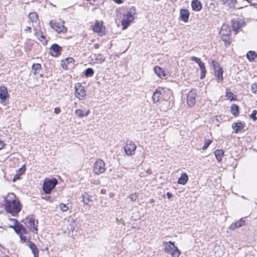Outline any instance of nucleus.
Segmentation results:
<instances>
[{
	"label": "nucleus",
	"instance_id": "obj_1",
	"mask_svg": "<svg viewBox=\"0 0 257 257\" xmlns=\"http://www.w3.org/2000/svg\"><path fill=\"white\" fill-rule=\"evenodd\" d=\"M4 206L6 211L15 215L21 210V205L13 193L8 194L5 199Z\"/></svg>",
	"mask_w": 257,
	"mask_h": 257
},
{
	"label": "nucleus",
	"instance_id": "obj_2",
	"mask_svg": "<svg viewBox=\"0 0 257 257\" xmlns=\"http://www.w3.org/2000/svg\"><path fill=\"white\" fill-rule=\"evenodd\" d=\"M163 245L164 247V251L170 253L172 257H179L180 251L177 246L175 245L174 242L168 241L163 242Z\"/></svg>",
	"mask_w": 257,
	"mask_h": 257
},
{
	"label": "nucleus",
	"instance_id": "obj_3",
	"mask_svg": "<svg viewBox=\"0 0 257 257\" xmlns=\"http://www.w3.org/2000/svg\"><path fill=\"white\" fill-rule=\"evenodd\" d=\"M50 24L52 28L58 33H64L67 31V28L64 26V22L62 20H52Z\"/></svg>",
	"mask_w": 257,
	"mask_h": 257
},
{
	"label": "nucleus",
	"instance_id": "obj_4",
	"mask_svg": "<svg viewBox=\"0 0 257 257\" xmlns=\"http://www.w3.org/2000/svg\"><path fill=\"white\" fill-rule=\"evenodd\" d=\"M134 14L135 13L133 12H128L126 14L123 16L122 20L121 21L123 30L127 29L130 24L133 22L135 19L134 16Z\"/></svg>",
	"mask_w": 257,
	"mask_h": 257
},
{
	"label": "nucleus",
	"instance_id": "obj_5",
	"mask_svg": "<svg viewBox=\"0 0 257 257\" xmlns=\"http://www.w3.org/2000/svg\"><path fill=\"white\" fill-rule=\"evenodd\" d=\"M57 180L55 178L46 179L43 183V190L46 194L50 193L57 184Z\"/></svg>",
	"mask_w": 257,
	"mask_h": 257
},
{
	"label": "nucleus",
	"instance_id": "obj_6",
	"mask_svg": "<svg viewBox=\"0 0 257 257\" xmlns=\"http://www.w3.org/2000/svg\"><path fill=\"white\" fill-rule=\"evenodd\" d=\"M104 161L101 159H97L93 166V171L95 174L99 175L105 172L106 169L105 167Z\"/></svg>",
	"mask_w": 257,
	"mask_h": 257
},
{
	"label": "nucleus",
	"instance_id": "obj_7",
	"mask_svg": "<svg viewBox=\"0 0 257 257\" xmlns=\"http://www.w3.org/2000/svg\"><path fill=\"white\" fill-rule=\"evenodd\" d=\"M231 30L229 27L226 25H223L219 32L221 39L225 42L229 41Z\"/></svg>",
	"mask_w": 257,
	"mask_h": 257
},
{
	"label": "nucleus",
	"instance_id": "obj_8",
	"mask_svg": "<svg viewBox=\"0 0 257 257\" xmlns=\"http://www.w3.org/2000/svg\"><path fill=\"white\" fill-rule=\"evenodd\" d=\"M212 65L214 70L215 75L216 76L217 80L218 81H222L223 79V69L216 61L213 60L212 61Z\"/></svg>",
	"mask_w": 257,
	"mask_h": 257
},
{
	"label": "nucleus",
	"instance_id": "obj_9",
	"mask_svg": "<svg viewBox=\"0 0 257 257\" xmlns=\"http://www.w3.org/2000/svg\"><path fill=\"white\" fill-rule=\"evenodd\" d=\"M137 146L132 141H127L124 147V151L126 155L132 156L135 154Z\"/></svg>",
	"mask_w": 257,
	"mask_h": 257
},
{
	"label": "nucleus",
	"instance_id": "obj_10",
	"mask_svg": "<svg viewBox=\"0 0 257 257\" xmlns=\"http://www.w3.org/2000/svg\"><path fill=\"white\" fill-rule=\"evenodd\" d=\"M75 95L79 100L82 99L86 95L83 87L80 84L77 83L75 85Z\"/></svg>",
	"mask_w": 257,
	"mask_h": 257
},
{
	"label": "nucleus",
	"instance_id": "obj_11",
	"mask_svg": "<svg viewBox=\"0 0 257 257\" xmlns=\"http://www.w3.org/2000/svg\"><path fill=\"white\" fill-rule=\"evenodd\" d=\"M196 92L194 90H191L188 93L187 104L190 107L193 106L195 103Z\"/></svg>",
	"mask_w": 257,
	"mask_h": 257
},
{
	"label": "nucleus",
	"instance_id": "obj_12",
	"mask_svg": "<svg viewBox=\"0 0 257 257\" xmlns=\"http://www.w3.org/2000/svg\"><path fill=\"white\" fill-rule=\"evenodd\" d=\"M93 30L100 35H103L105 34V28L102 25V22H96L93 27Z\"/></svg>",
	"mask_w": 257,
	"mask_h": 257
},
{
	"label": "nucleus",
	"instance_id": "obj_13",
	"mask_svg": "<svg viewBox=\"0 0 257 257\" xmlns=\"http://www.w3.org/2000/svg\"><path fill=\"white\" fill-rule=\"evenodd\" d=\"M9 220L13 222V224H9V227L14 228L15 232L20 236L22 225L18 224L17 220L15 219L9 218Z\"/></svg>",
	"mask_w": 257,
	"mask_h": 257
},
{
	"label": "nucleus",
	"instance_id": "obj_14",
	"mask_svg": "<svg viewBox=\"0 0 257 257\" xmlns=\"http://www.w3.org/2000/svg\"><path fill=\"white\" fill-rule=\"evenodd\" d=\"M163 90V89L162 88H158L155 90L152 96L154 103H157L160 100Z\"/></svg>",
	"mask_w": 257,
	"mask_h": 257
},
{
	"label": "nucleus",
	"instance_id": "obj_15",
	"mask_svg": "<svg viewBox=\"0 0 257 257\" xmlns=\"http://www.w3.org/2000/svg\"><path fill=\"white\" fill-rule=\"evenodd\" d=\"M62 50L61 47L56 44H53L51 48L50 54L54 56H57Z\"/></svg>",
	"mask_w": 257,
	"mask_h": 257
},
{
	"label": "nucleus",
	"instance_id": "obj_16",
	"mask_svg": "<svg viewBox=\"0 0 257 257\" xmlns=\"http://www.w3.org/2000/svg\"><path fill=\"white\" fill-rule=\"evenodd\" d=\"M232 28L234 31H237L239 28L242 27L243 23L241 19H237L236 20H232Z\"/></svg>",
	"mask_w": 257,
	"mask_h": 257
},
{
	"label": "nucleus",
	"instance_id": "obj_17",
	"mask_svg": "<svg viewBox=\"0 0 257 257\" xmlns=\"http://www.w3.org/2000/svg\"><path fill=\"white\" fill-rule=\"evenodd\" d=\"M189 15L190 13L188 10L185 9L180 10V16L181 20L183 22L186 23L188 21Z\"/></svg>",
	"mask_w": 257,
	"mask_h": 257
},
{
	"label": "nucleus",
	"instance_id": "obj_18",
	"mask_svg": "<svg viewBox=\"0 0 257 257\" xmlns=\"http://www.w3.org/2000/svg\"><path fill=\"white\" fill-rule=\"evenodd\" d=\"M245 224V220L242 218H240L234 223H232L229 226V229L234 230L235 228L242 226Z\"/></svg>",
	"mask_w": 257,
	"mask_h": 257
},
{
	"label": "nucleus",
	"instance_id": "obj_19",
	"mask_svg": "<svg viewBox=\"0 0 257 257\" xmlns=\"http://www.w3.org/2000/svg\"><path fill=\"white\" fill-rule=\"evenodd\" d=\"M26 225L32 232H37V228L35 225V220L33 218H30L26 223Z\"/></svg>",
	"mask_w": 257,
	"mask_h": 257
},
{
	"label": "nucleus",
	"instance_id": "obj_20",
	"mask_svg": "<svg viewBox=\"0 0 257 257\" xmlns=\"http://www.w3.org/2000/svg\"><path fill=\"white\" fill-rule=\"evenodd\" d=\"M90 113V110L87 109L86 111H84L80 109H76L74 111L75 114L79 118L88 115Z\"/></svg>",
	"mask_w": 257,
	"mask_h": 257
},
{
	"label": "nucleus",
	"instance_id": "obj_21",
	"mask_svg": "<svg viewBox=\"0 0 257 257\" xmlns=\"http://www.w3.org/2000/svg\"><path fill=\"white\" fill-rule=\"evenodd\" d=\"M192 9L195 11H199L202 8L201 4L198 0H193L191 3Z\"/></svg>",
	"mask_w": 257,
	"mask_h": 257
},
{
	"label": "nucleus",
	"instance_id": "obj_22",
	"mask_svg": "<svg viewBox=\"0 0 257 257\" xmlns=\"http://www.w3.org/2000/svg\"><path fill=\"white\" fill-rule=\"evenodd\" d=\"M35 34L37 36L38 39H39V41H41L43 45L47 44V40L45 36L43 35L42 31H37Z\"/></svg>",
	"mask_w": 257,
	"mask_h": 257
},
{
	"label": "nucleus",
	"instance_id": "obj_23",
	"mask_svg": "<svg viewBox=\"0 0 257 257\" xmlns=\"http://www.w3.org/2000/svg\"><path fill=\"white\" fill-rule=\"evenodd\" d=\"M188 180V177L186 173H183L178 179V183L181 185H185Z\"/></svg>",
	"mask_w": 257,
	"mask_h": 257
},
{
	"label": "nucleus",
	"instance_id": "obj_24",
	"mask_svg": "<svg viewBox=\"0 0 257 257\" xmlns=\"http://www.w3.org/2000/svg\"><path fill=\"white\" fill-rule=\"evenodd\" d=\"M29 247L31 249L34 257H38L39 251L36 245L32 242H30L28 244Z\"/></svg>",
	"mask_w": 257,
	"mask_h": 257
},
{
	"label": "nucleus",
	"instance_id": "obj_25",
	"mask_svg": "<svg viewBox=\"0 0 257 257\" xmlns=\"http://www.w3.org/2000/svg\"><path fill=\"white\" fill-rule=\"evenodd\" d=\"M154 70L156 75H157L160 78H162L165 76V73L164 70L159 66L155 67Z\"/></svg>",
	"mask_w": 257,
	"mask_h": 257
},
{
	"label": "nucleus",
	"instance_id": "obj_26",
	"mask_svg": "<svg viewBox=\"0 0 257 257\" xmlns=\"http://www.w3.org/2000/svg\"><path fill=\"white\" fill-rule=\"evenodd\" d=\"M74 62V59L72 58L68 57L65 59V60L61 61V66L65 69H67L68 64L72 63Z\"/></svg>",
	"mask_w": 257,
	"mask_h": 257
},
{
	"label": "nucleus",
	"instance_id": "obj_27",
	"mask_svg": "<svg viewBox=\"0 0 257 257\" xmlns=\"http://www.w3.org/2000/svg\"><path fill=\"white\" fill-rule=\"evenodd\" d=\"M214 154L217 161L220 162L224 156V151L222 150H217L215 151Z\"/></svg>",
	"mask_w": 257,
	"mask_h": 257
},
{
	"label": "nucleus",
	"instance_id": "obj_28",
	"mask_svg": "<svg viewBox=\"0 0 257 257\" xmlns=\"http://www.w3.org/2000/svg\"><path fill=\"white\" fill-rule=\"evenodd\" d=\"M8 94L7 89L5 87H0V98L4 100L6 99Z\"/></svg>",
	"mask_w": 257,
	"mask_h": 257
},
{
	"label": "nucleus",
	"instance_id": "obj_29",
	"mask_svg": "<svg viewBox=\"0 0 257 257\" xmlns=\"http://www.w3.org/2000/svg\"><path fill=\"white\" fill-rule=\"evenodd\" d=\"M199 66L201 71L200 78L202 79L205 77L206 73L205 65L203 62H201L199 64Z\"/></svg>",
	"mask_w": 257,
	"mask_h": 257
},
{
	"label": "nucleus",
	"instance_id": "obj_30",
	"mask_svg": "<svg viewBox=\"0 0 257 257\" xmlns=\"http://www.w3.org/2000/svg\"><path fill=\"white\" fill-rule=\"evenodd\" d=\"M29 18L32 23H37L39 21L38 14L35 12L30 13Z\"/></svg>",
	"mask_w": 257,
	"mask_h": 257
},
{
	"label": "nucleus",
	"instance_id": "obj_31",
	"mask_svg": "<svg viewBox=\"0 0 257 257\" xmlns=\"http://www.w3.org/2000/svg\"><path fill=\"white\" fill-rule=\"evenodd\" d=\"M231 112L232 114L235 116H236L239 114V107L236 104H232L231 106Z\"/></svg>",
	"mask_w": 257,
	"mask_h": 257
},
{
	"label": "nucleus",
	"instance_id": "obj_32",
	"mask_svg": "<svg viewBox=\"0 0 257 257\" xmlns=\"http://www.w3.org/2000/svg\"><path fill=\"white\" fill-rule=\"evenodd\" d=\"M246 56L249 61H252L257 57V54L255 52L250 51L247 52Z\"/></svg>",
	"mask_w": 257,
	"mask_h": 257
},
{
	"label": "nucleus",
	"instance_id": "obj_33",
	"mask_svg": "<svg viewBox=\"0 0 257 257\" xmlns=\"http://www.w3.org/2000/svg\"><path fill=\"white\" fill-rule=\"evenodd\" d=\"M233 128L235 130V133H237L239 130L243 128V125L240 122L234 123L232 125Z\"/></svg>",
	"mask_w": 257,
	"mask_h": 257
},
{
	"label": "nucleus",
	"instance_id": "obj_34",
	"mask_svg": "<svg viewBox=\"0 0 257 257\" xmlns=\"http://www.w3.org/2000/svg\"><path fill=\"white\" fill-rule=\"evenodd\" d=\"M41 68V64L37 63V64H34L32 66V69L33 70L35 71L34 73L36 74L37 73H38L40 70Z\"/></svg>",
	"mask_w": 257,
	"mask_h": 257
},
{
	"label": "nucleus",
	"instance_id": "obj_35",
	"mask_svg": "<svg viewBox=\"0 0 257 257\" xmlns=\"http://www.w3.org/2000/svg\"><path fill=\"white\" fill-rule=\"evenodd\" d=\"M212 141L211 140H205L204 146L202 147L203 150H206L209 146L211 144Z\"/></svg>",
	"mask_w": 257,
	"mask_h": 257
},
{
	"label": "nucleus",
	"instance_id": "obj_36",
	"mask_svg": "<svg viewBox=\"0 0 257 257\" xmlns=\"http://www.w3.org/2000/svg\"><path fill=\"white\" fill-rule=\"evenodd\" d=\"M59 206L60 210L63 212H66L69 209V207L64 203H61Z\"/></svg>",
	"mask_w": 257,
	"mask_h": 257
},
{
	"label": "nucleus",
	"instance_id": "obj_37",
	"mask_svg": "<svg viewBox=\"0 0 257 257\" xmlns=\"http://www.w3.org/2000/svg\"><path fill=\"white\" fill-rule=\"evenodd\" d=\"M26 229L22 225L20 233V238L21 239L26 240V237L23 236V234L26 233Z\"/></svg>",
	"mask_w": 257,
	"mask_h": 257
},
{
	"label": "nucleus",
	"instance_id": "obj_38",
	"mask_svg": "<svg viewBox=\"0 0 257 257\" xmlns=\"http://www.w3.org/2000/svg\"><path fill=\"white\" fill-rule=\"evenodd\" d=\"M94 73L93 70L92 68H89L86 69L85 74L86 76H91Z\"/></svg>",
	"mask_w": 257,
	"mask_h": 257
},
{
	"label": "nucleus",
	"instance_id": "obj_39",
	"mask_svg": "<svg viewBox=\"0 0 257 257\" xmlns=\"http://www.w3.org/2000/svg\"><path fill=\"white\" fill-rule=\"evenodd\" d=\"M190 60H192V61H195V62H196L198 64V65L201 63V59L200 58H198L196 57H195V56H192V57H190Z\"/></svg>",
	"mask_w": 257,
	"mask_h": 257
},
{
	"label": "nucleus",
	"instance_id": "obj_40",
	"mask_svg": "<svg viewBox=\"0 0 257 257\" xmlns=\"http://www.w3.org/2000/svg\"><path fill=\"white\" fill-rule=\"evenodd\" d=\"M25 166L24 165L22 167L20 168L18 171H17V173H18L20 175H21L25 173Z\"/></svg>",
	"mask_w": 257,
	"mask_h": 257
},
{
	"label": "nucleus",
	"instance_id": "obj_41",
	"mask_svg": "<svg viewBox=\"0 0 257 257\" xmlns=\"http://www.w3.org/2000/svg\"><path fill=\"white\" fill-rule=\"evenodd\" d=\"M251 90L252 93H257V82L252 85Z\"/></svg>",
	"mask_w": 257,
	"mask_h": 257
},
{
	"label": "nucleus",
	"instance_id": "obj_42",
	"mask_svg": "<svg viewBox=\"0 0 257 257\" xmlns=\"http://www.w3.org/2000/svg\"><path fill=\"white\" fill-rule=\"evenodd\" d=\"M233 94L231 92H228L227 91L226 93V96L228 97L229 99L230 100H233Z\"/></svg>",
	"mask_w": 257,
	"mask_h": 257
},
{
	"label": "nucleus",
	"instance_id": "obj_43",
	"mask_svg": "<svg viewBox=\"0 0 257 257\" xmlns=\"http://www.w3.org/2000/svg\"><path fill=\"white\" fill-rule=\"evenodd\" d=\"M256 114L257 111L256 110H253L251 114L250 115V117H251L253 120H255L257 119V117H256Z\"/></svg>",
	"mask_w": 257,
	"mask_h": 257
},
{
	"label": "nucleus",
	"instance_id": "obj_44",
	"mask_svg": "<svg viewBox=\"0 0 257 257\" xmlns=\"http://www.w3.org/2000/svg\"><path fill=\"white\" fill-rule=\"evenodd\" d=\"M138 198V196L136 194H132L129 196V198L132 201H135Z\"/></svg>",
	"mask_w": 257,
	"mask_h": 257
},
{
	"label": "nucleus",
	"instance_id": "obj_45",
	"mask_svg": "<svg viewBox=\"0 0 257 257\" xmlns=\"http://www.w3.org/2000/svg\"><path fill=\"white\" fill-rule=\"evenodd\" d=\"M82 201L84 203L87 204L90 201V200L89 197H86L85 199L84 196H83L82 198Z\"/></svg>",
	"mask_w": 257,
	"mask_h": 257
},
{
	"label": "nucleus",
	"instance_id": "obj_46",
	"mask_svg": "<svg viewBox=\"0 0 257 257\" xmlns=\"http://www.w3.org/2000/svg\"><path fill=\"white\" fill-rule=\"evenodd\" d=\"M24 31L26 33H31L32 32V29L31 27L27 26L25 29H24Z\"/></svg>",
	"mask_w": 257,
	"mask_h": 257
},
{
	"label": "nucleus",
	"instance_id": "obj_47",
	"mask_svg": "<svg viewBox=\"0 0 257 257\" xmlns=\"http://www.w3.org/2000/svg\"><path fill=\"white\" fill-rule=\"evenodd\" d=\"M20 174L18 173H16V175L14 177L13 181H15L16 180L20 179Z\"/></svg>",
	"mask_w": 257,
	"mask_h": 257
},
{
	"label": "nucleus",
	"instance_id": "obj_48",
	"mask_svg": "<svg viewBox=\"0 0 257 257\" xmlns=\"http://www.w3.org/2000/svg\"><path fill=\"white\" fill-rule=\"evenodd\" d=\"M61 112V109L59 107H56L54 108V112L56 114H59Z\"/></svg>",
	"mask_w": 257,
	"mask_h": 257
},
{
	"label": "nucleus",
	"instance_id": "obj_49",
	"mask_svg": "<svg viewBox=\"0 0 257 257\" xmlns=\"http://www.w3.org/2000/svg\"><path fill=\"white\" fill-rule=\"evenodd\" d=\"M4 142L0 140V150L2 149L3 147H4Z\"/></svg>",
	"mask_w": 257,
	"mask_h": 257
},
{
	"label": "nucleus",
	"instance_id": "obj_50",
	"mask_svg": "<svg viewBox=\"0 0 257 257\" xmlns=\"http://www.w3.org/2000/svg\"><path fill=\"white\" fill-rule=\"evenodd\" d=\"M27 45L28 46V47H26V49H27V50H29L32 46V44L29 43L27 44Z\"/></svg>",
	"mask_w": 257,
	"mask_h": 257
},
{
	"label": "nucleus",
	"instance_id": "obj_51",
	"mask_svg": "<svg viewBox=\"0 0 257 257\" xmlns=\"http://www.w3.org/2000/svg\"><path fill=\"white\" fill-rule=\"evenodd\" d=\"M226 2H230L232 5L234 4V2L233 0H226V1L224 3Z\"/></svg>",
	"mask_w": 257,
	"mask_h": 257
},
{
	"label": "nucleus",
	"instance_id": "obj_52",
	"mask_svg": "<svg viewBox=\"0 0 257 257\" xmlns=\"http://www.w3.org/2000/svg\"><path fill=\"white\" fill-rule=\"evenodd\" d=\"M167 196L168 198H171L172 197V194L170 192H167Z\"/></svg>",
	"mask_w": 257,
	"mask_h": 257
},
{
	"label": "nucleus",
	"instance_id": "obj_53",
	"mask_svg": "<svg viewBox=\"0 0 257 257\" xmlns=\"http://www.w3.org/2000/svg\"><path fill=\"white\" fill-rule=\"evenodd\" d=\"M113 1L117 4H121L122 3L121 0H113Z\"/></svg>",
	"mask_w": 257,
	"mask_h": 257
},
{
	"label": "nucleus",
	"instance_id": "obj_54",
	"mask_svg": "<svg viewBox=\"0 0 257 257\" xmlns=\"http://www.w3.org/2000/svg\"><path fill=\"white\" fill-rule=\"evenodd\" d=\"M99 47V45L98 44H95L94 45V47L95 49H98Z\"/></svg>",
	"mask_w": 257,
	"mask_h": 257
},
{
	"label": "nucleus",
	"instance_id": "obj_55",
	"mask_svg": "<svg viewBox=\"0 0 257 257\" xmlns=\"http://www.w3.org/2000/svg\"><path fill=\"white\" fill-rule=\"evenodd\" d=\"M89 2L91 4H92L93 3L95 2V0H86Z\"/></svg>",
	"mask_w": 257,
	"mask_h": 257
},
{
	"label": "nucleus",
	"instance_id": "obj_56",
	"mask_svg": "<svg viewBox=\"0 0 257 257\" xmlns=\"http://www.w3.org/2000/svg\"><path fill=\"white\" fill-rule=\"evenodd\" d=\"M150 202H151V203H153V202H154V200L153 199H151V200H150Z\"/></svg>",
	"mask_w": 257,
	"mask_h": 257
},
{
	"label": "nucleus",
	"instance_id": "obj_57",
	"mask_svg": "<svg viewBox=\"0 0 257 257\" xmlns=\"http://www.w3.org/2000/svg\"><path fill=\"white\" fill-rule=\"evenodd\" d=\"M12 222V223H11L10 224H13V222L12 221H11Z\"/></svg>",
	"mask_w": 257,
	"mask_h": 257
},
{
	"label": "nucleus",
	"instance_id": "obj_58",
	"mask_svg": "<svg viewBox=\"0 0 257 257\" xmlns=\"http://www.w3.org/2000/svg\"><path fill=\"white\" fill-rule=\"evenodd\" d=\"M101 192L103 193V190H101Z\"/></svg>",
	"mask_w": 257,
	"mask_h": 257
},
{
	"label": "nucleus",
	"instance_id": "obj_59",
	"mask_svg": "<svg viewBox=\"0 0 257 257\" xmlns=\"http://www.w3.org/2000/svg\"><path fill=\"white\" fill-rule=\"evenodd\" d=\"M101 192L103 193V190H101Z\"/></svg>",
	"mask_w": 257,
	"mask_h": 257
},
{
	"label": "nucleus",
	"instance_id": "obj_60",
	"mask_svg": "<svg viewBox=\"0 0 257 257\" xmlns=\"http://www.w3.org/2000/svg\"><path fill=\"white\" fill-rule=\"evenodd\" d=\"M38 257H39V255H38Z\"/></svg>",
	"mask_w": 257,
	"mask_h": 257
}]
</instances>
